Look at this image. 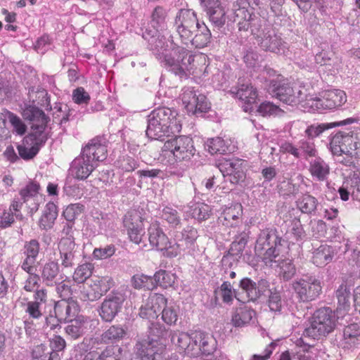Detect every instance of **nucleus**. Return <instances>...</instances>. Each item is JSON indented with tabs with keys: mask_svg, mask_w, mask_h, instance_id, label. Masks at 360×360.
Listing matches in <instances>:
<instances>
[{
	"mask_svg": "<svg viewBox=\"0 0 360 360\" xmlns=\"http://www.w3.org/2000/svg\"><path fill=\"white\" fill-rule=\"evenodd\" d=\"M143 37L148 41V49L168 72L180 80L186 79L194 74L195 55L191 51L177 45L172 39H167L161 31L146 30Z\"/></svg>",
	"mask_w": 360,
	"mask_h": 360,
	"instance_id": "nucleus-1",
	"label": "nucleus"
},
{
	"mask_svg": "<svg viewBox=\"0 0 360 360\" xmlns=\"http://www.w3.org/2000/svg\"><path fill=\"white\" fill-rule=\"evenodd\" d=\"M248 0H236L231 7L230 19L237 22L239 32H248L257 35L258 46L265 51L275 53H283L286 43L274 30H265L258 34L262 26V20L254 12Z\"/></svg>",
	"mask_w": 360,
	"mask_h": 360,
	"instance_id": "nucleus-2",
	"label": "nucleus"
},
{
	"mask_svg": "<svg viewBox=\"0 0 360 360\" xmlns=\"http://www.w3.org/2000/svg\"><path fill=\"white\" fill-rule=\"evenodd\" d=\"M177 112L168 108H158L148 115L146 136L151 139H162L170 134L179 133L181 124L177 119Z\"/></svg>",
	"mask_w": 360,
	"mask_h": 360,
	"instance_id": "nucleus-3",
	"label": "nucleus"
},
{
	"mask_svg": "<svg viewBox=\"0 0 360 360\" xmlns=\"http://www.w3.org/2000/svg\"><path fill=\"white\" fill-rule=\"evenodd\" d=\"M169 331L160 323H151L148 326L147 338L137 341L135 351L141 360H160L165 349L160 342L165 340Z\"/></svg>",
	"mask_w": 360,
	"mask_h": 360,
	"instance_id": "nucleus-4",
	"label": "nucleus"
},
{
	"mask_svg": "<svg viewBox=\"0 0 360 360\" xmlns=\"http://www.w3.org/2000/svg\"><path fill=\"white\" fill-rule=\"evenodd\" d=\"M287 246V242L275 229H265L260 231L256 241L255 251L266 265L276 262Z\"/></svg>",
	"mask_w": 360,
	"mask_h": 360,
	"instance_id": "nucleus-5",
	"label": "nucleus"
},
{
	"mask_svg": "<svg viewBox=\"0 0 360 360\" xmlns=\"http://www.w3.org/2000/svg\"><path fill=\"white\" fill-rule=\"evenodd\" d=\"M335 326V312L329 307L321 308L314 314L311 325L304 330V335L318 339L331 333Z\"/></svg>",
	"mask_w": 360,
	"mask_h": 360,
	"instance_id": "nucleus-6",
	"label": "nucleus"
},
{
	"mask_svg": "<svg viewBox=\"0 0 360 360\" xmlns=\"http://www.w3.org/2000/svg\"><path fill=\"white\" fill-rule=\"evenodd\" d=\"M175 30L185 45L191 44L197 49H202L210 42L211 32L204 22L192 27L188 25L176 28Z\"/></svg>",
	"mask_w": 360,
	"mask_h": 360,
	"instance_id": "nucleus-7",
	"label": "nucleus"
},
{
	"mask_svg": "<svg viewBox=\"0 0 360 360\" xmlns=\"http://www.w3.org/2000/svg\"><path fill=\"white\" fill-rule=\"evenodd\" d=\"M162 148L164 152L172 154L176 161L188 160L195 153L192 139L186 136H176L167 140Z\"/></svg>",
	"mask_w": 360,
	"mask_h": 360,
	"instance_id": "nucleus-8",
	"label": "nucleus"
},
{
	"mask_svg": "<svg viewBox=\"0 0 360 360\" xmlns=\"http://www.w3.org/2000/svg\"><path fill=\"white\" fill-rule=\"evenodd\" d=\"M292 288L300 300L309 302L315 300L321 292V281L311 274L303 275L292 283Z\"/></svg>",
	"mask_w": 360,
	"mask_h": 360,
	"instance_id": "nucleus-9",
	"label": "nucleus"
},
{
	"mask_svg": "<svg viewBox=\"0 0 360 360\" xmlns=\"http://www.w3.org/2000/svg\"><path fill=\"white\" fill-rule=\"evenodd\" d=\"M58 250L63 269H72L77 264L79 255L74 235L60 233Z\"/></svg>",
	"mask_w": 360,
	"mask_h": 360,
	"instance_id": "nucleus-10",
	"label": "nucleus"
},
{
	"mask_svg": "<svg viewBox=\"0 0 360 360\" xmlns=\"http://www.w3.org/2000/svg\"><path fill=\"white\" fill-rule=\"evenodd\" d=\"M198 236L196 229L189 226L185 227L182 231L175 235V242L169 250L168 257H176L182 252L188 254L193 252Z\"/></svg>",
	"mask_w": 360,
	"mask_h": 360,
	"instance_id": "nucleus-11",
	"label": "nucleus"
},
{
	"mask_svg": "<svg viewBox=\"0 0 360 360\" xmlns=\"http://www.w3.org/2000/svg\"><path fill=\"white\" fill-rule=\"evenodd\" d=\"M270 94L287 105L296 104L300 101L302 92L285 80L273 79L269 86Z\"/></svg>",
	"mask_w": 360,
	"mask_h": 360,
	"instance_id": "nucleus-12",
	"label": "nucleus"
},
{
	"mask_svg": "<svg viewBox=\"0 0 360 360\" xmlns=\"http://www.w3.org/2000/svg\"><path fill=\"white\" fill-rule=\"evenodd\" d=\"M113 285V280L109 276L94 278L83 285L81 297L84 301L98 300Z\"/></svg>",
	"mask_w": 360,
	"mask_h": 360,
	"instance_id": "nucleus-13",
	"label": "nucleus"
},
{
	"mask_svg": "<svg viewBox=\"0 0 360 360\" xmlns=\"http://www.w3.org/2000/svg\"><path fill=\"white\" fill-rule=\"evenodd\" d=\"M309 101L311 102L310 106L314 110H334L346 103L347 96L342 90L331 89L323 92L321 98L315 97Z\"/></svg>",
	"mask_w": 360,
	"mask_h": 360,
	"instance_id": "nucleus-14",
	"label": "nucleus"
},
{
	"mask_svg": "<svg viewBox=\"0 0 360 360\" xmlns=\"http://www.w3.org/2000/svg\"><path fill=\"white\" fill-rule=\"evenodd\" d=\"M200 333L201 331H195L191 334L174 332L172 334L171 341L176 346L179 352L191 357L198 356L200 354L201 341L195 342V338Z\"/></svg>",
	"mask_w": 360,
	"mask_h": 360,
	"instance_id": "nucleus-15",
	"label": "nucleus"
},
{
	"mask_svg": "<svg viewBox=\"0 0 360 360\" xmlns=\"http://www.w3.org/2000/svg\"><path fill=\"white\" fill-rule=\"evenodd\" d=\"M181 100L188 113L196 115L206 112L210 105L206 96L202 94H197L192 87H184L182 89Z\"/></svg>",
	"mask_w": 360,
	"mask_h": 360,
	"instance_id": "nucleus-16",
	"label": "nucleus"
},
{
	"mask_svg": "<svg viewBox=\"0 0 360 360\" xmlns=\"http://www.w3.org/2000/svg\"><path fill=\"white\" fill-rule=\"evenodd\" d=\"M124 300V295L120 292L112 291L108 294L98 310L101 319L111 322L121 311Z\"/></svg>",
	"mask_w": 360,
	"mask_h": 360,
	"instance_id": "nucleus-17",
	"label": "nucleus"
},
{
	"mask_svg": "<svg viewBox=\"0 0 360 360\" xmlns=\"http://www.w3.org/2000/svg\"><path fill=\"white\" fill-rule=\"evenodd\" d=\"M238 287L241 292L245 294L248 301L255 302L269 290V283L265 279L255 282L250 278L244 277L240 281Z\"/></svg>",
	"mask_w": 360,
	"mask_h": 360,
	"instance_id": "nucleus-18",
	"label": "nucleus"
},
{
	"mask_svg": "<svg viewBox=\"0 0 360 360\" xmlns=\"http://www.w3.org/2000/svg\"><path fill=\"white\" fill-rule=\"evenodd\" d=\"M124 226L127 230L130 240L136 244H139L144 234L142 217L136 211L127 213L123 219Z\"/></svg>",
	"mask_w": 360,
	"mask_h": 360,
	"instance_id": "nucleus-19",
	"label": "nucleus"
},
{
	"mask_svg": "<svg viewBox=\"0 0 360 360\" xmlns=\"http://www.w3.org/2000/svg\"><path fill=\"white\" fill-rule=\"evenodd\" d=\"M354 136L349 133L339 131L331 139L330 148L332 153L335 155L343 154L352 157V147L355 144Z\"/></svg>",
	"mask_w": 360,
	"mask_h": 360,
	"instance_id": "nucleus-20",
	"label": "nucleus"
},
{
	"mask_svg": "<svg viewBox=\"0 0 360 360\" xmlns=\"http://www.w3.org/2000/svg\"><path fill=\"white\" fill-rule=\"evenodd\" d=\"M210 22L215 27L221 28L226 22V11L219 0H200Z\"/></svg>",
	"mask_w": 360,
	"mask_h": 360,
	"instance_id": "nucleus-21",
	"label": "nucleus"
},
{
	"mask_svg": "<svg viewBox=\"0 0 360 360\" xmlns=\"http://www.w3.org/2000/svg\"><path fill=\"white\" fill-rule=\"evenodd\" d=\"M148 240L152 247L157 250L163 251L164 255L168 257L169 250L172 246L167 235L164 233L159 224L152 223L148 229Z\"/></svg>",
	"mask_w": 360,
	"mask_h": 360,
	"instance_id": "nucleus-22",
	"label": "nucleus"
},
{
	"mask_svg": "<svg viewBox=\"0 0 360 360\" xmlns=\"http://www.w3.org/2000/svg\"><path fill=\"white\" fill-rule=\"evenodd\" d=\"M96 167L97 164L92 162L91 159L80 154L71 162L69 173L77 179L84 180Z\"/></svg>",
	"mask_w": 360,
	"mask_h": 360,
	"instance_id": "nucleus-23",
	"label": "nucleus"
},
{
	"mask_svg": "<svg viewBox=\"0 0 360 360\" xmlns=\"http://www.w3.org/2000/svg\"><path fill=\"white\" fill-rule=\"evenodd\" d=\"M219 171L226 181H229L233 184H238L245 179L241 160L226 161L220 165Z\"/></svg>",
	"mask_w": 360,
	"mask_h": 360,
	"instance_id": "nucleus-24",
	"label": "nucleus"
},
{
	"mask_svg": "<svg viewBox=\"0 0 360 360\" xmlns=\"http://www.w3.org/2000/svg\"><path fill=\"white\" fill-rule=\"evenodd\" d=\"M79 311V306L77 301L70 300H61L54 304L53 312L60 321L67 323L76 319Z\"/></svg>",
	"mask_w": 360,
	"mask_h": 360,
	"instance_id": "nucleus-25",
	"label": "nucleus"
},
{
	"mask_svg": "<svg viewBox=\"0 0 360 360\" xmlns=\"http://www.w3.org/2000/svg\"><path fill=\"white\" fill-rule=\"evenodd\" d=\"M81 154L91 159L92 162L94 163H96L98 161L104 160L107 157V148L105 145V139L98 136L90 140L82 148Z\"/></svg>",
	"mask_w": 360,
	"mask_h": 360,
	"instance_id": "nucleus-26",
	"label": "nucleus"
},
{
	"mask_svg": "<svg viewBox=\"0 0 360 360\" xmlns=\"http://www.w3.org/2000/svg\"><path fill=\"white\" fill-rule=\"evenodd\" d=\"M229 93L233 97L245 103V105L243 108L246 112L252 109L249 105L256 103L257 98V90L251 84H242L238 87H232Z\"/></svg>",
	"mask_w": 360,
	"mask_h": 360,
	"instance_id": "nucleus-27",
	"label": "nucleus"
},
{
	"mask_svg": "<svg viewBox=\"0 0 360 360\" xmlns=\"http://www.w3.org/2000/svg\"><path fill=\"white\" fill-rule=\"evenodd\" d=\"M84 205L80 203L69 205L63 211V216L66 221L62 223L60 233L74 235L75 221L83 212Z\"/></svg>",
	"mask_w": 360,
	"mask_h": 360,
	"instance_id": "nucleus-28",
	"label": "nucleus"
},
{
	"mask_svg": "<svg viewBox=\"0 0 360 360\" xmlns=\"http://www.w3.org/2000/svg\"><path fill=\"white\" fill-rule=\"evenodd\" d=\"M243 207L239 203H236L226 207L219 217V221L226 226L234 227L241 223Z\"/></svg>",
	"mask_w": 360,
	"mask_h": 360,
	"instance_id": "nucleus-29",
	"label": "nucleus"
},
{
	"mask_svg": "<svg viewBox=\"0 0 360 360\" xmlns=\"http://www.w3.org/2000/svg\"><path fill=\"white\" fill-rule=\"evenodd\" d=\"M47 123H32L31 132L25 137L26 143H32L40 148L46 143L48 139V134L46 131Z\"/></svg>",
	"mask_w": 360,
	"mask_h": 360,
	"instance_id": "nucleus-30",
	"label": "nucleus"
},
{
	"mask_svg": "<svg viewBox=\"0 0 360 360\" xmlns=\"http://www.w3.org/2000/svg\"><path fill=\"white\" fill-rule=\"evenodd\" d=\"M342 345L346 349H352L360 345L359 324L352 323L344 328Z\"/></svg>",
	"mask_w": 360,
	"mask_h": 360,
	"instance_id": "nucleus-31",
	"label": "nucleus"
},
{
	"mask_svg": "<svg viewBox=\"0 0 360 360\" xmlns=\"http://www.w3.org/2000/svg\"><path fill=\"white\" fill-rule=\"evenodd\" d=\"M309 172L317 181H323L327 179L330 173L329 165L320 157H315L309 161Z\"/></svg>",
	"mask_w": 360,
	"mask_h": 360,
	"instance_id": "nucleus-32",
	"label": "nucleus"
},
{
	"mask_svg": "<svg viewBox=\"0 0 360 360\" xmlns=\"http://www.w3.org/2000/svg\"><path fill=\"white\" fill-rule=\"evenodd\" d=\"M200 23L194 11L182 8L177 12L174 18L173 26L174 29H176L188 25L192 27Z\"/></svg>",
	"mask_w": 360,
	"mask_h": 360,
	"instance_id": "nucleus-33",
	"label": "nucleus"
},
{
	"mask_svg": "<svg viewBox=\"0 0 360 360\" xmlns=\"http://www.w3.org/2000/svg\"><path fill=\"white\" fill-rule=\"evenodd\" d=\"M333 257V248L327 245H321L312 252L311 262L316 266H324L332 261Z\"/></svg>",
	"mask_w": 360,
	"mask_h": 360,
	"instance_id": "nucleus-34",
	"label": "nucleus"
},
{
	"mask_svg": "<svg viewBox=\"0 0 360 360\" xmlns=\"http://www.w3.org/2000/svg\"><path fill=\"white\" fill-rule=\"evenodd\" d=\"M60 272L59 264L55 261H49L45 263L41 269L40 278L47 286H53L56 284V278Z\"/></svg>",
	"mask_w": 360,
	"mask_h": 360,
	"instance_id": "nucleus-35",
	"label": "nucleus"
},
{
	"mask_svg": "<svg viewBox=\"0 0 360 360\" xmlns=\"http://www.w3.org/2000/svg\"><path fill=\"white\" fill-rule=\"evenodd\" d=\"M57 217V206L53 202H48L46 205L39 219V228L42 230H49L52 229Z\"/></svg>",
	"mask_w": 360,
	"mask_h": 360,
	"instance_id": "nucleus-36",
	"label": "nucleus"
},
{
	"mask_svg": "<svg viewBox=\"0 0 360 360\" xmlns=\"http://www.w3.org/2000/svg\"><path fill=\"white\" fill-rule=\"evenodd\" d=\"M255 315V311L247 306L237 308L233 312L231 323L236 328L245 327L250 323Z\"/></svg>",
	"mask_w": 360,
	"mask_h": 360,
	"instance_id": "nucleus-37",
	"label": "nucleus"
},
{
	"mask_svg": "<svg viewBox=\"0 0 360 360\" xmlns=\"http://www.w3.org/2000/svg\"><path fill=\"white\" fill-rule=\"evenodd\" d=\"M296 205L303 214L315 215L319 205L318 200L313 195L305 193L300 196L296 200Z\"/></svg>",
	"mask_w": 360,
	"mask_h": 360,
	"instance_id": "nucleus-38",
	"label": "nucleus"
},
{
	"mask_svg": "<svg viewBox=\"0 0 360 360\" xmlns=\"http://www.w3.org/2000/svg\"><path fill=\"white\" fill-rule=\"evenodd\" d=\"M355 121L356 120L354 118L350 117L339 122L331 123L330 126L327 124H311L306 129L305 134L308 139L313 141L314 138L320 136L326 129L333 127L352 124L355 122Z\"/></svg>",
	"mask_w": 360,
	"mask_h": 360,
	"instance_id": "nucleus-39",
	"label": "nucleus"
},
{
	"mask_svg": "<svg viewBox=\"0 0 360 360\" xmlns=\"http://www.w3.org/2000/svg\"><path fill=\"white\" fill-rule=\"evenodd\" d=\"M68 323V325L65 328V331L71 338L78 339L86 332L88 323L83 316H78Z\"/></svg>",
	"mask_w": 360,
	"mask_h": 360,
	"instance_id": "nucleus-40",
	"label": "nucleus"
},
{
	"mask_svg": "<svg viewBox=\"0 0 360 360\" xmlns=\"http://www.w3.org/2000/svg\"><path fill=\"white\" fill-rule=\"evenodd\" d=\"M351 291L352 287L347 283H342L337 289L335 294L338 299L337 311L338 313L349 309L352 295Z\"/></svg>",
	"mask_w": 360,
	"mask_h": 360,
	"instance_id": "nucleus-41",
	"label": "nucleus"
},
{
	"mask_svg": "<svg viewBox=\"0 0 360 360\" xmlns=\"http://www.w3.org/2000/svg\"><path fill=\"white\" fill-rule=\"evenodd\" d=\"M127 335V330L121 325H112L101 335V342L111 344L119 342Z\"/></svg>",
	"mask_w": 360,
	"mask_h": 360,
	"instance_id": "nucleus-42",
	"label": "nucleus"
},
{
	"mask_svg": "<svg viewBox=\"0 0 360 360\" xmlns=\"http://www.w3.org/2000/svg\"><path fill=\"white\" fill-rule=\"evenodd\" d=\"M198 340L201 341L200 354L208 356L216 351L217 341L212 335L201 331V333L195 335V341Z\"/></svg>",
	"mask_w": 360,
	"mask_h": 360,
	"instance_id": "nucleus-43",
	"label": "nucleus"
},
{
	"mask_svg": "<svg viewBox=\"0 0 360 360\" xmlns=\"http://www.w3.org/2000/svg\"><path fill=\"white\" fill-rule=\"evenodd\" d=\"M217 295H219L222 301L228 304L233 302L234 298L240 300L238 297V292L233 288V285L228 281H224L220 287L214 291Z\"/></svg>",
	"mask_w": 360,
	"mask_h": 360,
	"instance_id": "nucleus-44",
	"label": "nucleus"
},
{
	"mask_svg": "<svg viewBox=\"0 0 360 360\" xmlns=\"http://www.w3.org/2000/svg\"><path fill=\"white\" fill-rule=\"evenodd\" d=\"M167 12L165 8L162 6L155 7L152 12L150 22V26L153 28V30L163 31L167 26Z\"/></svg>",
	"mask_w": 360,
	"mask_h": 360,
	"instance_id": "nucleus-45",
	"label": "nucleus"
},
{
	"mask_svg": "<svg viewBox=\"0 0 360 360\" xmlns=\"http://www.w3.org/2000/svg\"><path fill=\"white\" fill-rule=\"evenodd\" d=\"M22 115L25 119L29 120L33 123H48L49 120L42 110L33 105H26L23 110Z\"/></svg>",
	"mask_w": 360,
	"mask_h": 360,
	"instance_id": "nucleus-46",
	"label": "nucleus"
},
{
	"mask_svg": "<svg viewBox=\"0 0 360 360\" xmlns=\"http://www.w3.org/2000/svg\"><path fill=\"white\" fill-rule=\"evenodd\" d=\"M192 218L198 221L207 220L210 215V207L208 205L203 202H193L189 206L188 211Z\"/></svg>",
	"mask_w": 360,
	"mask_h": 360,
	"instance_id": "nucleus-47",
	"label": "nucleus"
},
{
	"mask_svg": "<svg viewBox=\"0 0 360 360\" xmlns=\"http://www.w3.org/2000/svg\"><path fill=\"white\" fill-rule=\"evenodd\" d=\"M162 320L169 326L175 325L179 317L178 307L174 302H166L160 312Z\"/></svg>",
	"mask_w": 360,
	"mask_h": 360,
	"instance_id": "nucleus-48",
	"label": "nucleus"
},
{
	"mask_svg": "<svg viewBox=\"0 0 360 360\" xmlns=\"http://www.w3.org/2000/svg\"><path fill=\"white\" fill-rule=\"evenodd\" d=\"M276 260V262H278V266L280 268V276L285 281L290 280L296 274V267L292 260L290 259L281 260L280 257H278Z\"/></svg>",
	"mask_w": 360,
	"mask_h": 360,
	"instance_id": "nucleus-49",
	"label": "nucleus"
},
{
	"mask_svg": "<svg viewBox=\"0 0 360 360\" xmlns=\"http://www.w3.org/2000/svg\"><path fill=\"white\" fill-rule=\"evenodd\" d=\"M153 278L155 282V286L159 285L164 288L172 286L176 279V276L174 274L162 269L157 271Z\"/></svg>",
	"mask_w": 360,
	"mask_h": 360,
	"instance_id": "nucleus-50",
	"label": "nucleus"
},
{
	"mask_svg": "<svg viewBox=\"0 0 360 360\" xmlns=\"http://www.w3.org/2000/svg\"><path fill=\"white\" fill-rule=\"evenodd\" d=\"M205 147L212 155L224 154L228 151L226 142L219 136L208 139L205 143Z\"/></svg>",
	"mask_w": 360,
	"mask_h": 360,
	"instance_id": "nucleus-51",
	"label": "nucleus"
},
{
	"mask_svg": "<svg viewBox=\"0 0 360 360\" xmlns=\"http://www.w3.org/2000/svg\"><path fill=\"white\" fill-rule=\"evenodd\" d=\"M93 270L94 265L91 263H84L75 269L72 278L76 283H82L91 276Z\"/></svg>",
	"mask_w": 360,
	"mask_h": 360,
	"instance_id": "nucleus-52",
	"label": "nucleus"
},
{
	"mask_svg": "<svg viewBox=\"0 0 360 360\" xmlns=\"http://www.w3.org/2000/svg\"><path fill=\"white\" fill-rule=\"evenodd\" d=\"M301 158L308 160L309 158L317 156V150L314 142L309 139H301L298 143Z\"/></svg>",
	"mask_w": 360,
	"mask_h": 360,
	"instance_id": "nucleus-53",
	"label": "nucleus"
},
{
	"mask_svg": "<svg viewBox=\"0 0 360 360\" xmlns=\"http://www.w3.org/2000/svg\"><path fill=\"white\" fill-rule=\"evenodd\" d=\"M123 352L122 347L108 346L98 355L96 360H124Z\"/></svg>",
	"mask_w": 360,
	"mask_h": 360,
	"instance_id": "nucleus-54",
	"label": "nucleus"
},
{
	"mask_svg": "<svg viewBox=\"0 0 360 360\" xmlns=\"http://www.w3.org/2000/svg\"><path fill=\"white\" fill-rule=\"evenodd\" d=\"M44 321L42 328L44 331H53L58 333L61 329V323L63 321L57 317L53 311H50L49 315H44L41 319Z\"/></svg>",
	"mask_w": 360,
	"mask_h": 360,
	"instance_id": "nucleus-55",
	"label": "nucleus"
},
{
	"mask_svg": "<svg viewBox=\"0 0 360 360\" xmlns=\"http://www.w3.org/2000/svg\"><path fill=\"white\" fill-rule=\"evenodd\" d=\"M44 321L42 328L44 331H53L58 333L61 329V323L63 321L57 317L53 311H50L49 315H44L41 319Z\"/></svg>",
	"mask_w": 360,
	"mask_h": 360,
	"instance_id": "nucleus-56",
	"label": "nucleus"
},
{
	"mask_svg": "<svg viewBox=\"0 0 360 360\" xmlns=\"http://www.w3.org/2000/svg\"><path fill=\"white\" fill-rule=\"evenodd\" d=\"M1 114L4 119H7L10 122L18 134L22 135L25 133L26 126L18 116L6 109L3 110Z\"/></svg>",
	"mask_w": 360,
	"mask_h": 360,
	"instance_id": "nucleus-57",
	"label": "nucleus"
},
{
	"mask_svg": "<svg viewBox=\"0 0 360 360\" xmlns=\"http://www.w3.org/2000/svg\"><path fill=\"white\" fill-rule=\"evenodd\" d=\"M117 167L123 172H130L139 167V162L136 159L129 155L120 157L115 162Z\"/></svg>",
	"mask_w": 360,
	"mask_h": 360,
	"instance_id": "nucleus-58",
	"label": "nucleus"
},
{
	"mask_svg": "<svg viewBox=\"0 0 360 360\" xmlns=\"http://www.w3.org/2000/svg\"><path fill=\"white\" fill-rule=\"evenodd\" d=\"M29 98L32 100L33 102L37 101V104L41 106H49L50 105L49 97L46 90L43 88H37L35 91L34 88L32 87L29 90Z\"/></svg>",
	"mask_w": 360,
	"mask_h": 360,
	"instance_id": "nucleus-59",
	"label": "nucleus"
},
{
	"mask_svg": "<svg viewBox=\"0 0 360 360\" xmlns=\"http://www.w3.org/2000/svg\"><path fill=\"white\" fill-rule=\"evenodd\" d=\"M132 285L136 289L146 288L153 289L155 287V282L152 276L144 274H136L131 279Z\"/></svg>",
	"mask_w": 360,
	"mask_h": 360,
	"instance_id": "nucleus-60",
	"label": "nucleus"
},
{
	"mask_svg": "<svg viewBox=\"0 0 360 360\" xmlns=\"http://www.w3.org/2000/svg\"><path fill=\"white\" fill-rule=\"evenodd\" d=\"M19 156L25 160H31L38 153L39 149L37 146H34L32 143H26L25 138L23 139L22 143L17 146Z\"/></svg>",
	"mask_w": 360,
	"mask_h": 360,
	"instance_id": "nucleus-61",
	"label": "nucleus"
},
{
	"mask_svg": "<svg viewBox=\"0 0 360 360\" xmlns=\"http://www.w3.org/2000/svg\"><path fill=\"white\" fill-rule=\"evenodd\" d=\"M145 302L160 315L164 306H165L166 302H167V299L162 294L152 293L145 300Z\"/></svg>",
	"mask_w": 360,
	"mask_h": 360,
	"instance_id": "nucleus-62",
	"label": "nucleus"
},
{
	"mask_svg": "<svg viewBox=\"0 0 360 360\" xmlns=\"http://www.w3.org/2000/svg\"><path fill=\"white\" fill-rule=\"evenodd\" d=\"M161 217L172 227H176L181 223V217L176 209L165 207L162 210Z\"/></svg>",
	"mask_w": 360,
	"mask_h": 360,
	"instance_id": "nucleus-63",
	"label": "nucleus"
},
{
	"mask_svg": "<svg viewBox=\"0 0 360 360\" xmlns=\"http://www.w3.org/2000/svg\"><path fill=\"white\" fill-rule=\"evenodd\" d=\"M25 312L30 319L36 321L42 319L45 315L42 311V306L32 301L25 304Z\"/></svg>",
	"mask_w": 360,
	"mask_h": 360,
	"instance_id": "nucleus-64",
	"label": "nucleus"
}]
</instances>
